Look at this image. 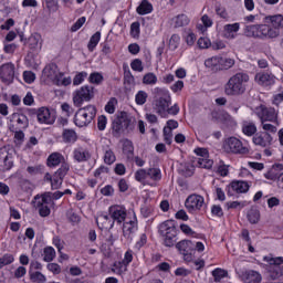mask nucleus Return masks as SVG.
Segmentation results:
<instances>
[{"instance_id":"nucleus-1","label":"nucleus","mask_w":283,"mask_h":283,"mask_svg":"<svg viewBox=\"0 0 283 283\" xmlns=\"http://www.w3.org/2000/svg\"><path fill=\"white\" fill-rule=\"evenodd\" d=\"M249 74L239 72L232 75L223 86L226 96H242L247 92Z\"/></svg>"},{"instance_id":"nucleus-2","label":"nucleus","mask_w":283,"mask_h":283,"mask_svg":"<svg viewBox=\"0 0 283 283\" xmlns=\"http://www.w3.org/2000/svg\"><path fill=\"white\" fill-rule=\"evenodd\" d=\"M244 34L250 39H260L261 41L277 39L275 30H273L271 25L266 22H264L263 24L247 25L244 28Z\"/></svg>"},{"instance_id":"nucleus-3","label":"nucleus","mask_w":283,"mask_h":283,"mask_svg":"<svg viewBox=\"0 0 283 283\" xmlns=\"http://www.w3.org/2000/svg\"><path fill=\"white\" fill-rule=\"evenodd\" d=\"M158 233L164 238V247L171 249L178 242V228H176V221L166 220L158 226Z\"/></svg>"},{"instance_id":"nucleus-4","label":"nucleus","mask_w":283,"mask_h":283,"mask_svg":"<svg viewBox=\"0 0 283 283\" xmlns=\"http://www.w3.org/2000/svg\"><path fill=\"white\" fill-rule=\"evenodd\" d=\"M153 94L155 96L157 114L161 116V118H167V108L171 105V93H169L167 88L155 87Z\"/></svg>"},{"instance_id":"nucleus-5","label":"nucleus","mask_w":283,"mask_h":283,"mask_svg":"<svg viewBox=\"0 0 283 283\" xmlns=\"http://www.w3.org/2000/svg\"><path fill=\"white\" fill-rule=\"evenodd\" d=\"M96 106L92 104L78 108L73 118L74 125L80 128L88 127L92 120L96 118Z\"/></svg>"},{"instance_id":"nucleus-6","label":"nucleus","mask_w":283,"mask_h":283,"mask_svg":"<svg viewBox=\"0 0 283 283\" xmlns=\"http://www.w3.org/2000/svg\"><path fill=\"white\" fill-rule=\"evenodd\" d=\"M263 262H266L265 271H268L271 280H280V277H283V256L269 254L263 256Z\"/></svg>"},{"instance_id":"nucleus-7","label":"nucleus","mask_w":283,"mask_h":283,"mask_svg":"<svg viewBox=\"0 0 283 283\" xmlns=\"http://www.w3.org/2000/svg\"><path fill=\"white\" fill-rule=\"evenodd\" d=\"M96 96V88L92 85H83L73 92V105L83 107V103H90Z\"/></svg>"},{"instance_id":"nucleus-8","label":"nucleus","mask_w":283,"mask_h":283,"mask_svg":"<svg viewBox=\"0 0 283 283\" xmlns=\"http://www.w3.org/2000/svg\"><path fill=\"white\" fill-rule=\"evenodd\" d=\"M223 149L227 154H239L244 156V154H249V149L242 140L237 137H229L223 142Z\"/></svg>"},{"instance_id":"nucleus-9","label":"nucleus","mask_w":283,"mask_h":283,"mask_svg":"<svg viewBox=\"0 0 283 283\" xmlns=\"http://www.w3.org/2000/svg\"><path fill=\"white\" fill-rule=\"evenodd\" d=\"M279 114L280 113L274 107L261 105L258 108L256 116L260 119V123L268 122L273 123L274 125H280V120L277 119Z\"/></svg>"},{"instance_id":"nucleus-10","label":"nucleus","mask_w":283,"mask_h":283,"mask_svg":"<svg viewBox=\"0 0 283 283\" xmlns=\"http://www.w3.org/2000/svg\"><path fill=\"white\" fill-rule=\"evenodd\" d=\"M176 249L186 262H191L193 260V253L196 252V244L191 240H181L176 244Z\"/></svg>"},{"instance_id":"nucleus-11","label":"nucleus","mask_w":283,"mask_h":283,"mask_svg":"<svg viewBox=\"0 0 283 283\" xmlns=\"http://www.w3.org/2000/svg\"><path fill=\"white\" fill-rule=\"evenodd\" d=\"M185 207L189 213H196L205 207V197L196 193L189 195L185 201Z\"/></svg>"},{"instance_id":"nucleus-12","label":"nucleus","mask_w":283,"mask_h":283,"mask_svg":"<svg viewBox=\"0 0 283 283\" xmlns=\"http://www.w3.org/2000/svg\"><path fill=\"white\" fill-rule=\"evenodd\" d=\"M108 213L111 216V220H113L114 224H123L125 220H127V208L120 205H114L108 208Z\"/></svg>"},{"instance_id":"nucleus-13","label":"nucleus","mask_w":283,"mask_h":283,"mask_svg":"<svg viewBox=\"0 0 283 283\" xmlns=\"http://www.w3.org/2000/svg\"><path fill=\"white\" fill-rule=\"evenodd\" d=\"M14 63L7 62L0 66V81L2 83H6L7 85H10L14 83Z\"/></svg>"},{"instance_id":"nucleus-14","label":"nucleus","mask_w":283,"mask_h":283,"mask_svg":"<svg viewBox=\"0 0 283 283\" xmlns=\"http://www.w3.org/2000/svg\"><path fill=\"white\" fill-rule=\"evenodd\" d=\"M38 122L42 125H54L56 120V114H54V111H50L48 107H40L38 111H35Z\"/></svg>"},{"instance_id":"nucleus-15","label":"nucleus","mask_w":283,"mask_h":283,"mask_svg":"<svg viewBox=\"0 0 283 283\" xmlns=\"http://www.w3.org/2000/svg\"><path fill=\"white\" fill-rule=\"evenodd\" d=\"M254 81L255 83H258V85H261V87H273L277 78L275 77V75H273V73L259 72L255 74Z\"/></svg>"},{"instance_id":"nucleus-16","label":"nucleus","mask_w":283,"mask_h":283,"mask_svg":"<svg viewBox=\"0 0 283 283\" xmlns=\"http://www.w3.org/2000/svg\"><path fill=\"white\" fill-rule=\"evenodd\" d=\"M252 143L256 147H271L273 145V135L269 133L259 132L252 137Z\"/></svg>"},{"instance_id":"nucleus-17","label":"nucleus","mask_w":283,"mask_h":283,"mask_svg":"<svg viewBox=\"0 0 283 283\" xmlns=\"http://www.w3.org/2000/svg\"><path fill=\"white\" fill-rule=\"evenodd\" d=\"M263 23H268L270 28L275 31V35L280 36V30H283V15L282 14L266 15L263 19Z\"/></svg>"},{"instance_id":"nucleus-18","label":"nucleus","mask_w":283,"mask_h":283,"mask_svg":"<svg viewBox=\"0 0 283 283\" xmlns=\"http://www.w3.org/2000/svg\"><path fill=\"white\" fill-rule=\"evenodd\" d=\"M92 158L90 150L83 146H78L73 149V160L75 163H87Z\"/></svg>"},{"instance_id":"nucleus-19","label":"nucleus","mask_w":283,"mask_h":283,"mask_svg":"<svg viewBox=\"0 0 283 283\" xmlns=\"http://www.w3.org/2000/svg\"><path fill=\"white\" fill-rule=\"evenodd\" d=\"M221 61L222 56L214 55L212 57H208L205 61V66L208 69V72L218 73L221 72Z\"/></svg>"},{"instance_id":"nucleus-20","label":"nucleus","mask_w":283,"mask_h":283,"mask_svg":"<svg viewBox=\"0 0 283 283\" xmlns=\"http://www.w3.org/2000/svg\"><path fill=\"white\" fill-rule=\"evenodd\" d=\"M138 231V219L136 218V214H134V218L129 221L123 222V233L125 238H129L132 233H136Z\"/></svg>"},{"instance_id":"nucleus-21","label":"nucleus","mask_w":283,"mask_h":283,"mask_svg":"<svg viewBox=\"0 0 283 283\" xmlns=\"http://www.w3.org/2000/svg\"><path fill=\"white\" fill-rule=\"evenodd\" d=\"M238 32H240V22L223 25L222 36L223 39L233 40Z\"/></svg>"},{"instance_id":"nucleus-22","label":"nucleus","mask_w":283,"mask_h":283,"mask_svg":"<svg viewBox=\"0 0 283 283\" xmlns=\"http://www.w3.org/2000/svg\"><path fill=\"white\" fill-rule=\"evenodd\" d=\"M95 222H96L98 229H101V231L114 229V221L112 220V217H109L107 214H103V213L99 214L95 219Z\"/></svg>"},{"instance_id":"nucleus-23","label":"nucleus","mask_w":283,"mask_h":283,"mask_svg":"<svg viewBox=\"0 0 283 283\" xmlns=\"http://www.w3.org/2000/svg\"><path fill=\"white\" fill-rule=\"evenodd\" d=\"M63 163H65V157L61 153H52L46 159V166L50 169H55V167L63 165Z\"/></svg>"},{"instance_id":"nucleus-24","label":"nucleus","mask_w":283,"mask_h":283,"mask_svg":"<svg viewBox=\"0 0 283 283\" xmlns=\"http://www.w3.org/2000/svg\"><path fill=\"white\" fill-rule=\"evenodd\" d=\"M242 280L245 283H262V274L255 270H248L242 273Z\"/></svg>"},{"instance_id":"nucleus-25","label":"nucleus","mask_w":283,"mask_h":283,"mask_svg":"<svg viewBox=\"0 0 283 283\" xmlns=\"http://www.w3.org/2000/svg\"><path fill=\"white\" fill-rule=\"evenodd\" d=\"M241 132L244 134V136L253 137L255 134H258V126L253 120H243L241 123Z\"/></svg>"},{"instance_id":"nucleus-26","label":"nucleus","mask_w":283,"mask_h":283,"mask_svg":"<svg viewBox=\"0 0 283 283\" xmlns=\"http://www.w3.org/2000/svg\"><path fill=\"white\" fill-rule=\"evenodd\" d=\"M230 187L235 193H249V190L251 189V184L244 180H233L230 184Z\"/></svg>"},{"instance_id":"nucleus-27","label":"nucleus","mask_w":283,"mask_h":283,"mask_svg":"<svg viewBox=\"0 0 283 283\" xmlns=\"http://www.w3.org/2000/svg\"><path fill=\"white\" fill-rule=\"evenodd\" d=\"M62 140L65 145H74L78 140V134L72 128H64L62 132Z\"/></svg>"},{"instance_id":"nucleus-28","label":"nucleus","mask_w":283,"mask_h":283,"mask_svg":"<svg viewBox=\"0 0 283 283\" xmlns=\"http://www.w3.org/2000/svg\"><path fill=\"white\" fill-rule=\"evenodd\" d=\"M11 120H14V123H17L19 129H28L30 125V119H28V116L23 113H13L11 115Z\"/></svg>"},{"instance_id":"nucleus-29","label":"nucleus","mask_w":283,"mask_h":283,"mask_svg":"<svg viewBox=\"0 0 283 283\" xmlns=\"http://www.w3.org/2000/svg\"><path fill=\"white\" fill-rule=\"evenodd\" d=\"M171 21H172V25L175 29L187 28V25H189V23H191V20L185 13L176 15L175 18H172Z\"/></svg>"},{"instance_id":"nucleus-30","label":"nucleus","mask_w":283,"mask_h":283,"mask_svg":"<svg viewBox=\"0 0 283 283\" xmlns=\"http://www.w3.org/2000/svg\"><path fill=\"white\" fill-rule=\"evenodd\" d=\"M123 123L126 126L129 125V122L123 119V117H119V118L113 120L112 134H113V136H115V138H118V136H120V134H123V127H124Z\"/></svg>"},{"instance_id":"nucleus-31","label":"nucleus","mask_w":283,"mask_h":283,"mask_svg":"<svg viewBox=\"0 0 283 283\" xmlns=\"http://www.w3.org/2000/svg\"><path fill=\"white\" fill-rule=\"evenodd\" d=\"M137 14L145 17V14H151L154 12V4L149 0H142L139 6L136 8Z\"/></svg>"},{"instance_id":"nucleus-32","label":"nucleus","mask_w":283,"mask_h":283,"mask_svg":"<svg viewBox=\"0 0 283 283\" xmlns=\"http://www.w3.org/2000/svg\"><path fill=\"white\" fill-rule=\"evenodd\" d=\"M57 72H59V65H56V63H51L43 69L42 74L45 78H48L49 81H52L53 78H56Z\"/></svg>"},{"instance_id":"nucleus-33","label":"nucleus","mask_w":283,"mask_h":283,"mask_svg":"<svg viewBox=\"0 0 283 283\" xmlns=\"http://www.w3.org/2000/svg\"><path fill=\"white\" fill-rule=\"evenodd\" d=\"M103 151L105 165H114L116 163V154H114V150L109 146H104Z\"/></svg>"},{"instance_id":"nucleus-34","label":"nucleus","mask_w":283,"mask_h":283,"mask_svg":"<svg viewBox=\"0 0 283 283\" xmlns=\"http://www.w3.org/2000/svg\"><path fill=\"white\" fill-rule=\"evenodd\" d=\"M122 149L127 160H134V143H132V140L125 139Z\"/></svg>"},{"instance_id":"nucleus-35","label":"nucleus","mask_w":283,"mask_h":283,"mask_svg":"<svg viewBox=\"0 0 283 283\" xmlns=\"http://www.w3.org/2000/svg\"><path fill=\"white\" fill-rule=\"evenodd\" d=\"M128 265L125 264L123 261H115L112 265V272L115 275H125L127 273Z\"/></svg>"},{"instance_id":"nucleus-36","label":"nucleus","mask_w":283,"mask_h":283,"mask_svg":"<svg viewBox=\"0 0 283 283\" xmlns=\"http://www.w3.org/2000/svg\"><path fill=\"white\" fill-rule=\"evenodd\" d=\"M29 277L33 283H45L48 277L40 271H29Z\"/></svg>"},{"instance_id":"nucleus-37","label":"nucleus","mask_w":283,"mask_h":283,"mask_svg":"<svg viewBox=\"0 0 283 283\" xmlns=\"http://www.w3.org/2000/svg\"><path fill=\"white\" fill-rule=\"evenodd\" d=\"M101 43V31H96L90 39L87 44L88 52H94L96 50V45Z\"/></svg>"},{"instance_id":"nucleus-38","label":"nucleus","mask_w":283,"mask_h":283,"mask_svg":"<svg viewBox=\"0 0 283 283\" xmlns=\"http://www.w3.org/2000/svg\"><path fill=\"white\" fill-rule=\"evenodd\" d=\"M27 172L30 176H41L42 174H45V166L42 165V164H38V165H34V166H29L27 168Z\"/></svg>"},{"instance_id":"nucleus-39","label":"nucleus","mask_w":283,"mask_h":283,"mask_svg":"<svg viewBox=\"0 0 283 283\" xmlns=\"http://www.w3.org/2000/svg\"><path fill=\"white\" fill-rule=\"evenodd\" d=\"M146 174L147 177L150 178V180H154L155 182L163 180V172L160 171V168H148L146 170Z\"/></svg>"},{"instance_id":"nucleus-40","label":"nucleus","mask_w":283,"mask_h":283,"mask_svg":"<svg viewBox=\"0 0 283 283\" xmlns=\"http://www.w3.org/2000/svg\"><path fill=\"white\" fill-rule=\"evenodd\" d=\"M197 167L200 169H211L213 167V160L209 159V157H199Z\"/></svg>"},{"instance_id":"nucleus-41","label":"nucleus","mask_w":283,"mask_h":283,"mask_svg":"<svg viewBox=\"0 0 283 283\" xmlns=\"http://www.w3.org/2000/svg\"><path fill=\"white\" fill-rule=\"evenodd\" d=\"M105 81V77H103V74L99 72H93L88 76V83L92 85H101Z\"/></svg>"},{"instance_id":"nucleus-42","label":"nucleus","mask_w":283,"mask_h":283,"mask_svg":"<svg viewBox=\"0 0 283 283\" xmlns=\"http://www.w3.org/2000/svg\"><path fill=\"white\" fill-rule=\"evenodd\" d=\"M250 224H258L260 222V210L251 209L247 214Z\"/></svg>"},{"instance_id":"nucleus-43","label":"nucleus","mask_w":283,"mask_h":283,"mask_svg":"<svg viewBox=\"0 0 283 283\" xmlns=\"http://www.w3.org/2000/svg\"><path fill=\"white\" fill-rule=\"evenodd\" d=\"M229 272L227 270H222L217 268L212 271V276L214 277V282H222L224 277H228Z\"/></svg>"},{"instance_id":"nucleus-44","label":"nucleus","mask_w":283,"mask_h":283,"mask_svg":"<svg viewBox=\"0 0 283 283\" xmlns=\"http://www.w3.org/2000/svg\"><path fill=\"white\" fill-rule=\"evenodd\" d=\"M34 207L35 209H38L39 216H41V218H48V216H50V213L52 212L48 205L35 203Z\"/></svg>"},{"instance_id":"nucleus-45","label":"nucleus","mask_w":283,"mask_h":283,"mask_svg":"<svg viewBox=\"0 0 283 283\" xmlns=\"http://www.w3.org/2000/svg\"><path fill=\"white\" fill-rule=\"evenodd\" d=\"M147 169H138L135 172V180L140 182V185H145L147 182Z\"/></svg>"},{"instance_id":"nucleus-46","label":"nucleus","mask_w":283,"mask_h":283,"mask_svg":"<svg viewBox=\"0 0 283 283\" xmlns=\"http://www.w3.org/2000/svg\"><path fill=\"white\" fill-rule=\"evenodd\" d=\"M43 253H44V258H43L44 262H52V260L56 258V251L52 247L44 248Z\"/></svg>"},{"instance_id":"nucleus-47","label":"nucleus","mask_w":283,"mask_h":283,"mask_svg":"<svg viewBox=\"0 0 283 283\" xmlns=\"http://www.w3.org/2000/svg\"><path fill=\"white\" fill-rule=\"evenodd\" d=\"M69 171H70V164H67L66 161H63L61 164V167L54 172V175L64 179L67 176Z\"/></svg>"},{"instance_id":"nucleus-48","label":"nucleus","mask_w":283,"mask_h":283,"mask_svg":"<svg viewBox=\"0 0 283 283\" xmlns=\"http://www.w3.org/2000/svg\"><path fill=\"white\" fill-rule=\"evenodd\" d=\"M158 83V76H156L154 73H146L143 77V84L144 85H156Z\"/></svg>"},{"instance_id":"nucleus-49","label":"nucleus","mask_w":283,"mask_h":283,"mask_svg":"<svg viewBox=\"0 0 283 283\" xmlns=\"http://www.w3.org/2000/svg\"><path fill=\"white\" fill-rule=\"evenodd\" d=\"M261 127L263 133H266L271 136V134H277V125L269 124L268 122H261Z\"/></svg>"},{"instance_id":"nucleus-50","label":"nucleus","mask_w":283,"mask_h":283,"mask_svg":"<svg viewBox=\"0 0 283 283\" xmlns=\"http://www.w3.org/2000/svg\"><path fill=\"white\" fill-rule=\"evenodd\" d=\"M116 105H118V99H116V97H111L104 109L107 114H114V112H116Z\"/></svg>"},{"instance_id":"nucleus-51","label":"nucleus","mask_w":283,"mask_h":283,"mask_svg":"<svg viewBox=\"0 0 283 283\" xmlns=\"http://www.w3.org/2000/svg\"><path fill=\"white\" fill-rule=\"evenodd\" d=\"M235 65V60L231 57H222L221 56V72L224 70H231Z\"/></svg>"},{"instance_id":"nucleus-52","label":"nucleus","mask_w":283,"mask_h":283,"mask_svg":"<svg viewBox=\"0 0 283 283\" xmlns=\"http://www.w3.org/2000/svg\"><path fill=\"white\" fill-rule=\"evenodd\" d=\"M140 213L143 218H150V216H154V206L144 203L140 207Z\"/></svg>"},{"instance_id":"nucleus-53","label":"nucleus","mask_w":283,"mask_h":283,"mask_svg":"<svg viewBox=\"0 0 283 283\" xmlns=\"http://www.w3.org/2000/svg\"><path fill=\"white\" fill-rule=\"evenodd\" d=\"M147 92L145 91H138L137 94L135 95V103L137 105H145L147 103Z\"/></svg>"},{"instance_id":"nucleus-54","label":"nucleus","mask_w":283,"mask_h":283,"mask_svg":"<svg viewBox=\"0 0 283 283\" xmlns=\"http://www.w3.org/2000/svg\"><path fill=\"white\" fill-rule=\"evenodd\" d=\"M217 174H219V176H221L222 178L229 176V165L224 164L223 160H220L217 168Z\"/></svg>"},{"instance_id":"nucleus-55","label":"nucleus","mask_w":283,"mask_h":283,"mask_svg":"<svg viewBox=\"0 0 283 283\" xmlns=\"http://www.w3.org/2000/svg\"><path fill=\"white\" fill-rule=\"evenodd\" d=\"M197 45L200 50H209V48H211V40L209 38L201 36L198 39Z\"/></svg>"},{"instance_id":"nucleus-56","label":"nucleus","mask_w":283,"mask_h":283,"mask_svg":"<svg viewBox=\"0 0 283 283\" xmlns=\"http://www.w3.org/2000/svg\"><path fill=\"white\" fill-rule=\"evenodd\" d=\"M86 76H87V72H85V71L76 73V75L73 77V85L74 86L82 85V83H84Z\"/></svg>"},{"instance_id":"nucleus-57","label":"nucleus","mask_w":283,"mask_h":283,"mask_svg":"<svg viewBox=\"0 0 283 283\" xmlns=\"http://www.w3.org/2000/svg\"><path fill=\"white\" fill-rule=\"evenodd\" d=\"M130 36H133V39L140 36V22L136 21L130 24Z\"/></svg>"},{"instance_id":"nucleus-58","label":"nucleus","mask_w":283,"mask_h":283,"mask_svg":"<svg viewBox=\"0 0 283 283\" xmlns=\"http://www.w3.org/2000/svg\"><path fill=\"white\" fill-rule=\"evenodd\" d=\"M12 262H14V255L12 254H4L2 258H0V270L3 266H8V264H12Z\"/></svg>"},{"instance_id":"nucleus-59","label":"nucleus","mask_w":283,"mask_h":283,"mask_svg":"<svg viewBox=\"0 0 283 283\" xmlns=\"http://www.w3.org/2000/svg\"><path fill=\"white\" fill-rule=\"evenodd\" d=\"M130 67L133 72H143L145 66H143V61L140 59H135L130 62Z\"/></svg>"},{"instance_id":"nucleus-60","label":"nucleus","mask_w":283,"mask_h":283,"mask_svg":"<svg viewBox=\"0 0 283 283\" xmlns=\"http://www.w3.org/2000/svg\"><path fill=\"white\" fill-rule=\"evenodd\" d=\"M23 81L24 83H28L29 85H32L34 81H36V74L32 71H24L23 72Z\"/></svg>"},{"instance_id":"nucleus-61","label":"nucleus","mask_w":283,"mask_h":283,"mask_svg":"<svg viewBox=\"0 0 283 283\" xmlns=\"http://www.w3.org/2000/svg\"><path fill=\"white\" fill-rule=\"evenodd\" d=\"M9 129L12 132V134H14L15 140H24L25 133H23V130H19L17 127H14V125H11Z\"/></svg>"},{"instance_id":"nucleus-62","label":"nucleus","mask_w":283,"mask_h":283,"mask_svg":"<svg viewBox=\"0 0 283 283\" xmlns=\"http://www.w3.org/2000/svg\"><path fill=\"white\" fill-rule=\"evenodd\" d=\"M164 140L166 145H171V143H174V132L167 127H164Z\"/></svg>"},{"instance_id":"nucleus-63","label":"nucleus","mask_w":283,"mask_h":283,"mask_svg":"<svg viewBox=\"0 0 283 283\" xmlns=\"http://www.w3.org/2000/svg\"><path fill=\"white\" fill-rule=\"evenodd\" d=\"M178 45H180V35L172 34L169 40V48L171 50H178Z\"/></svg>"},{"instance_id":"nucleus-64","label":"nucleus","mask_w":283,"mask_h":283,"mask_svg":"<svg viewBox=\"0 0 283 283\" xmlns=\"http://www.w3.org/2000/svg\"><path fill=\"white\" fill-rule=\"evenodd\" d=\"M61 185H63V178L54 174L53 179L51 180V188L61 189Z\"/></svg>"}]
</instances>
